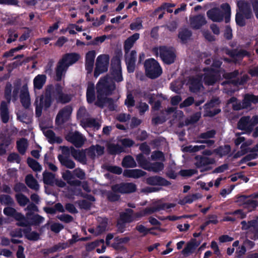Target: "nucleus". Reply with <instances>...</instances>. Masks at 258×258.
Here are the masks:
<instances>
[{"mask_svg":"<svg viewBox=\"0 0 258 258\" xmlns=\"http://www.w3.org/2000/svg\"><path fill=\"white\" fill-rule=\"evenodd\" d=\"M116 89L115 83L107 77H101L96 85L97 100L101 102L105 98L111 96Z\"/></svg>","mask_w":258,"mask_h":258,"instance_id":"nucleus-1","label":"nucleus"},{"mask_svg":"<svg viewBox=\"0 0 258 258\" xmlns=\"http://www.w3.org/2000/svg\"><path fill=\"white\" fill-rule=\"evenodd\" d=\"M5 214L12 215L18 222L17 225L21 226H27L31 225H39L42 223L44 218L34 213L28 214L26 217H24L17 211H4Z\"/></svg>","mask_w":258,"mask_h":258,"instance_id":"nucleus-2","label":"nucleus"},{"mask_svg":"<svg viewBox=\"0 0 258 258\" xmlns=\"http://www.w3.org/2000/svg\"><path fill=\"white\" fill-rule=\"evenodd\" d=\"M221 8L224 12L218 8H213L207 12V17L212 21L216 22H222L224 17L225 22L227 23L230 21V6L228 3H224L221 5Z\"/></svg>","mask_w":258,"mask_h":258,"instance_id":"nucleus-3","label":"nucleus"},{"mask_svg":"<svg viewBox=\"0 0 258 258\" xmlns=\"http://www.w3.org/2000/svg\"><path fill=\"white\" fill-rule=\"evenodd\" d=\"M237 7L239 12L235 15V22L236 25L240 27H244L246 25L245 19H250L253 16L250 4L244 0H240L237 2Z\"/></svg>","mask_w":258,"mask_h":258,"instance_id":"nucleus-4","label":"nucleus"},{"mask_svg":"<svg viewBox=\"0 0 258 258\" xmlns=\"http://www.w3.org/2000/svg\"><path fill=\"white\" fill-rule=\"evenodd\" d=\"M150 211H149V212ZM150 213V212H148V211H139L136 213H134L133 211H126L125 212L122 213L120 215L117 223L118 230L121 233L124 232L126 223L139 220L142 217Z\"/></svg>","mask_w":258,"mask_h":258,"instance_id":"nucleus-5","label":"nucleus"},{"mask_svg":"<svg viewBox=\"0 0 258 258\" xmlns=\"http://www.w3.org/2000/svg\"><path fill=\"white\" fill-rule=\"evenodd\" d=\"M145 75L151 79H155L162 74V69L159 63L154 58L147 59L144 63Z\"/></svg>","mask_w":258,"mask_h":258,"instance_id":"nucleus-6","label":"nucleus"},{"mask_svg":"<svg viewBox=\"0 0 258 258\" xmlns=\"http://www.w3.org/2000/svg\"><path fill=\"white\" fill-rule=\"evenodd\" d=\"M203 71L204 72L203 81L206 85H213L218 82L221 78V70L210 67H205L203 68Z\"/></svg>","mask_w":258,"mask_h":258,"instance_id":"nucleus-7","label":"nucleus"},{"mask_svg":"<svg viewBox=\"0 0 258 258\" xmlns=\"http://www.w3.org/2000/svg\"><path fill=\"white\" fill-rule=\"evenodd\" d=\"M51 90L53 99L56 101L57 103L64 104L71 101V95L63 92V87L60 84L56 83L54 86L52 85Z\"/></svg>","mask_w":258,"mask_h":258,"instance_id":"nucleus-8","label":"nucleus"},{"mask_svg":"<svg viewBox=\"0 0 258 258\" xmlns=\"http://www.w3.org/2000/svg\"><path fill=\"white\" fill-rule=\"evenodd\" d=\"M195 165L197 168L200 169L201 172L209 171L212 169L211 165L216 163L215 159L203 155H197L195 157Z\"/></svg>","mask_w":258,"mask_h":258,"instance_id":"nucleus-9","label":"nucleus"},{"mask_svg":"<svg viewBox=\"0 0 258 258\" xmlns=\"http://www.w3.org/2000/svg\"><path fill=\"white\" fill-rule=\"evenodd\" d=\"M109 63V55L102 54L99 55L96 59V67L95 68L94 76L95 77H98L101 74L106 72Z\"/></svg>","mask_w":258,"mask_h":258,"instance_id":"nucleus-10","label":"nucleus"},{"mask_svg":"<svg viewBox=\"0 0 258 258\" xmlns=\"http://www.w3.org/2000/svg\"><path fill=\"white\" fill-rule=\"evenodd\" d=\"M159 50L160 57L164 63L171 64L175 61L176 54L173 47L160 46Z\"/></svg>","mask_w":258,"mask_h":258,"instance_id":"nucleus-11","label":"nucleus"},{"mask_svg":"<svg viewBox=\"0 0 258 258\" xmlns=\"http://www.w3.org/2000/svg\"><path fill=\"white\" fill-rule=\"evenodd\" d=\"M236 202L243 208L255 209L258 207V201L250 197V195L237 196Z\"/></svg>","mask_w":258,"mask_h":258,"instance_id":"nucleus-12","label":"nucleus"},{"mask_svg":"<svg viewBox=\"0 0 258 258\" xmlns=\"http://www.w3.org/2000/svg\"><path fill=\"white\" fill-rule=\"evenodd\" d=\"M136 185L132 182H122L111 186V190L113 191H118V193L122 194L132 193L136 191Z\"/></svg>","mask_w":258,"mask_h":258,"instance_id":"nucleus-13","label":"nucleus"},{"mask_svg":"<svg viewBox=\"0 0 258 258\" xmlns=\"http://www.w3.org/2000/svg\"><path fill=\"white\" fill-rule=\"evenodd\" d=\"M52 85L47 86L45 89L44 95H41L39 96V103H42L43 107L45 110H47L51 105L53 99L52 96Z\"/></svg>","mask_w":258,"mask_h":258,"instance_id":"nucleus-14","label":"nucleus"},{"mask_svg":"<svg viewBox=\"0 0 258 258\" xmlns=\"http://www.w3.org/2000/svg\"><path fill=\"white\" fill-rule=\"evenodd\" d=\"M71 106L68 105L61 109L55 118V124L59 125L66 122L70 118L72 112Z\"/></svg>","mask_w":258,"mask_h":258,"instance_id":"nucleus-15","label":"nucleus"},{"mask_svg":"<svg viewBox=\"0 0 258 258\" xmlns=\"http://www.w3.org/2000/svg\"><path fill=\"white\" fill-rule=\"evenodd\" d=\"M66 139L78 148H81L85 141L82 135L78 131L69 133L66 136Z\"/></svg>","mask_w":258,"mask_h":258,"instance_id":"nucleus-16","label":"nucleus"},{"mask_svg":"<svg viewBox=\"0 0 258 258\" xmlns=\"http://www.w3.org/2000/svg\"><path fill=\"white\" fill-rule=\"evenodd\" d=\"M250 116H244L241 117L237 124V129L243 131L246 134H250L253 131L252 125L250 123ZM243 133L237 134V135H241Z\"/></svg>","mask_w":258,"mask_h":258,"instance_id":"nucleus-17","label":"nucleus"},{"mask_svg":"<svg viewBox=\"0 0 258 258\" xmlns=\"http://www.w3.org/2000/svg\"><path fill=\"white\" fill-rule=\"evenodd\" d=\"M146 183L152 186H167L171 184V182L162 176L158 175L151 176L146 179Z\"/></svg>","mask_w":258,"mask_h":258,"instance_id":"nucleus-18","label":"nucleus"},{"mask_svg":"<svg viewBox=\"0 0 258 258\" xmlns=\"http://www.w3.org/2000/svg\"><path fill=\"white\" fill-rule=\"evenodd\" d=\"M124 55L125 62L126 65L127 71L128 73L134 72L136 68V62L137 59V51L135 50H132L128 55Z\"/></svg>","mask_w":258,"mask_h":258,"instance_id":"nucleus-19","label":"nucleus"},{"mask_svg":"<svg viewBox=\"0 0 258 258\" xmlns=\"http://www.w3.org/2000/svg\"><path fill=\"white\" fill-rule=\"evenodd\" d=\"M191 28L195 30H198L207 23L204 15L198 14L189 18Z\"/></svg>","mask_w":258,"mask_h":258,"instance_id":"nucleus-20","label":"nucleus"},{"mask_svg":"<svg viewBox=\"0 0 258 258\" xmlns=\"http://www.w3.org/2000/svg\"><path fill=\"white\" fill-rule=\"evenodd\" d=\"M79 54L76 52L67 53L62 55L59 61L63 64L68 66V68L76 63L80 58Z\"/></svg>","mask_w":258,"mask_h":258,"instance_id":"nucleus-21","label":"nucleus"},{"mask_svg":"<svg viewBox=\"0 0 258 258\" xmlns=\"http://www.w3.org/2000/svg\"><path fill=\"white\" fill-rule=\"evenodd\" d=\"M140 38V34L136 33L128 37L124 42L123 49L125 55L128 54L131 49L134 46L135 43Z\"/></svg>","mask_w":258,"mask_h":258,"instance_id":"nucleus-22","label":"nucleus"},{"mask_svg":"<svg viewBox=\"0 0 258 258\" xmlns=\"http://www.w3.org/2000/svg\"><path fill=\"white\" fill-rule=\"evenodd\" d=\"M110 75H106L104 77L109 78L115 83H119L123 81V78L122 74V69H110Z\"/></svg>","mask_w":258,"mask_h":258,"instance_id":"nucleus-23","label":"nucleus"},{"mask_svg":"<svg viewBox=\"0 0 258 258\" xmlns=\"http://www.w3.org/2000/svg\"><path fill=\"white\" fill-rule=\"evenodd\" d=\"M68 69V66L63 64L58 61L55 68V80L57 81H60L63 77H64L65 74Z\"/></svg>","mask_w":258,"mask_h":258,"instance_id":"nucleus-24","label":"nucleus"},{"mask_svg":"<svg viewBox=\"0 0 258 258\" xmlns=\"http://www.w3.org/2000/svg\"><path fill=\"white\" fill-rule=\"evenodd\" d=\"M107 104L108 109L110 111L115 110L117 106L114 104V100L110 97H106L103 98L101 102H98V100H96L95 102V105L100 108H103L104 104Z\"/></svg>","mask_w":258,"mask_h":258,"instance_id":"nucleus-25","label":"nucleus"},{"mask_svg":"<svg viewBox=\"0 0 258 258\" xmlns=\"http://www.w3.org/2000/svg\"><path fill=\"white\" fill-rule=\"evenodd\" d=\"M176 204L164 203L161 201H157L153 203L150 207L145 208L144 210H165L175 207Z\"/></svg>","mask_w":258,"mask_h":258,"instance_id":"nucleus-26","label":"nucleus"},{"mask_svg":"<svg viewBox=\"0 0 258 258\" xmlns=\"http://www.w3.org/2000/svg\"><path fill=\"white\" fill-rule=\"evenodd\" d=\"M71 154L73 157L82 164L85 165L87 164L86 154L84 150H77L74 147H71Z\"/></svg>","mask_w":258,"mask_h":258,"instance_id":"nucleus-27","label":"nucleus"},{"mask_svg":"<svg viewBox=\"0 0 258 258\" xmlns=\"http://www.w3.org/2000/svg\"><path fill=\"white\" fill-rule=\"evenodd\" d=\"M123 174L127 177L139 178L145 175L146 172L139 169H125L124 170Z\"/></svg>","mask_w":258,"mask_h":258,"instance_id":"nucleus-28","label":"nucleus"},{"mask_svg":"<svg viewBox=\"0 0 258 258\" xmlns=\"http://www.w3.org/2000/svg\"><path fill=\"white\" fill-rule=\"evenodd\" d=\"M57 158L61 166L71 169L75 167L76 164L75 162L71 159L69 156H65L61 154H59Z\"/></svg>","mask_w":258,"mask_h":258,"instance_id":"nucleus-29","label":"nucleus"},{"mask_svg":"<svg viewBox=\"0 0 258 258\" xmlns=\"http://www.w3.org/2000/svg\"><path fill=\"white\" fill-rule=\"evenodd\" d=\"M203 83L201 79L192 78L189 80V90L192 93H197L203 87Z\"/></svg>","mask_w":258,"mask_h":258,"instance_id":"nucleus-30","label":"nucleus"},{"mask_svg":"<svg viewBox=\"0 0 258 258\" xmlns=\"http://www.w3.org/2000/svg\"><path fill=\"white\" fill-rule=\"evenodd\" d=\"M87 101L89 104H92L94 102L96 96L95 91L94 84L92 82H89L88 85L86 92Z\"/></svg>","mask_w":258,"mask_h":258,"instance_id":"nucleus-31","label":"nucleus"},{"mask_svg":"<svg viewBox=\"0 0 258 258\" xmlns=\"http://www.w3.org/2000/svg\"><path fill=\"white\" fill-rule=\"evenodd\" d=\"M231 58H238L242 59L245 56H249L250 53L246 50L240 49L239 50L237 49H232L227 53Z\"/></svg>","mask_w":258,"mask_h":258,"instance_id":"nucleus-32","label":"nucleus"},{"mask_svg":"<svg viewBox=\"0 0 258 258\" xmlns=\"http://www.w3.org/2000/svg\"><path fill=\"white\" fill-rule=\"evenodd\" d=\"M46 76L45 75H38L33 80L34 88L38 90L42 88L46 81Z\"/></svg>","mask_w":258,"mask_h":258,"instance_id":"nucleus-33","label":"nucleus"},{"mask_svg":"<svg viewBox=\"0 0 258 258\" xmlns=\"http://www.w3.org/2000/svg\"><path fill=\"white\" fill-rule=\"evenodd\" d=\"M1 115L2 122L7 123L9 120L10 116L8 105L5 101H2L1 103Z\"/></svg>","mask_w":258,"mask_h":258,"instance_id":"nucleus-34","label":"nucleus"},{"mask_svg":"<svg viewBox=\"0 0 258 258\" xmlns=\"http://www.w3.org/2000/svg\"><path fill=\"white\" fill-rule=\"evenodd\" d=\"M25 183L31 189L38 190L39 188V185L37 181L34 178L32 174H28L25 177Z\"/></svg>","mask_w":258,"mask_h":258,"instance_id":"nucleus-35","label":"nucleus"},{"mask_svg":"<svg viewBox=\"0 0 258 258\" xmlns=\"http://www.w3.org/2000/svg\"><path fill=\"white\" fill-rule=\"evenodd\" d=\"M20 102L22 106L25 109L29 108L31 104V102L28 91L27 90L21 91L20 95Z\"/></svg>","mask_w":258,"mask_h":258,"instance_id":"nucleus-36","label":"nucleus"},{"mask_svg":"<svg viewBox=\"0 0 258 258\" xmlns=\"http://www.w3.org/2000/svg\"><path fill=\"white\" fill-rule=\"evenodd\" d=\"M107 221L104 219L101 223L95 228H89L88 231L95 236L99 235L103 233L106 230Z\"/></svg>","mask_w":258,"mask_h":258,"instance_id":"nucleus-37","label":"nucleus"},{"mask_svg":"<svg viewBox=\"0 0 258 258\" xmlns=\"http://www.w3.org/2000/svg\"><path fill=\"white\" fill-rule=\"evenodd\" d=\"M192 35V32L187 28H183L180 30L178 34V38L181 43H186Z\"/></svg>","mask_w":258,"mask_h":258,"instance_id":"nucleus-38","label":"nucleus"},{"mask_svg":"<svg viewBox=\"0 0 258 258\" xmlns=\"http://www.w3.org/2000/svg\"><path fill=\"white\" fill-rule=\"evenodd\" d=\"M199 244L200 243L197 242L195 240L189 242L186 244V247L183 249L182 253L186 256L189 255L194 251Z\"/></svg>","mask_w":258,"mask_h":258,"instance_id":"nucleus-39","label":"nucleus"},{"mask_svg":"<svg viewBox=\"0 0 258 258\" xmlns=\"http://www.w3.org/2000/svg\"><path fill=\"white\" fill-rule=\"evenodd\" d=\"M108 153L111 155H115L124 152L123 147L118 144H111L107 147Z\"/></svg>","mask_w":258,"mask_h":258,"instance_id":"nucleus-40","label":"nucleus"},{"mask_svg":"<svg viewBox=\"0 0 258 258\" xmlns=\"http://www.w3.org/2000/svg\"><path fill=\"white\" fill-rule=\"evenodd\" d=\"M43 181L45 184L53 185L55 181V175L46 170L43 173Z\"/></svg>","mask_w":258,"mask_h":258,"instance_id":"nucleus-41","label":"nucleus"},{"mask_svg":"<svg viewBox=\"0 0 258 258\" xmlns=\"http://www.w3.org/2000/svg\"><path fill=\"white\" fill-rule=\"evenodd\" d=\"M17 148L18 152L24 155L28 147V141L26 138H21L16 142Z\"/></svg>","mask_w":258,"mask_h":258,"instance_id":"nucleus-42","label":"nucleus"},{"mask_svg":"<svg viewBox=\"0 0 258 258\" xmlns=\"http://www.w3.org/2000/svg\"><path fill=\"white\" fill-rule=\"evenodd\" d=\"M121 164L124 168H134L137 166L134 158L131 155L125 156L122 159Z\"/></svg>","mask_w":258,"mask_h":258,"instance_id":"nucleus-43","label":"nucleus"},{"mask_svg":"<svg viewBox=\"0 0 258 258\" xmlns=\"http://www.w3.org/2000/svg\"><path fill=\"white\" fill-rule=\"evenodd\" d=\"M214 153L218 155L220 157L228 155L231 152V147L229 145L221 146L214 150Z\"/></svg>","mask_w":258,"mask_h":258,"instance_id":"nucleus-44","label":"nucleus"},{"mask_svg":"<svg viewBox=\"0 0 258 258\" xmlns=\"http://www.w3.org/2000/svg\"><path fill=\"white\" fill-rule=\"evenodd\" d=\"M164 167V164L162 162H150L146 170L149 171H153L155 173H157L163 170Z\"/></svg>","mask_w":258,"mask_h":258,"instance_id":"nucleus-45","label":"nucleus"},{"mask_svg":"<svg viewBox=\"0 0 258 258\" xmlns=\"http://www.w3.org/2000/svg\"><path fill=\"white\" fill-rule=\"evenodd\" d=\"M27 163L29 167L34 171L40 172L42 170L41 165L35 159L28 157L27 159Z\"/></svg>","mask_w":258,"mask_h":258,"instance_id":"nucleus-46","label":"nucleus"},{"mask_svg":"<svg viewBox=\"0 0 258 258\" xmlns=\"http://www.w3.org/2000/svg\"><path fill=\"white\" fill-rule=\"evenodd\" d=\"M254 97L253 94H245L242 99V103L244 105V107L245 109H247L250 107L251 105V103L255 104L254 101Z\"/></svg>","mask_w":258,"mask_h":258,"instance_id":"nucleus-47","label":"nucleus"},{"mask_svg":"<svg viewBox=\"0 0 258 258\" xmlns=\"http://www.w3.org/2000/svg\"><path fill=\"white\" fill-rule=\"evenodd\" d=\"M12 85L10 82H7L4 88V98L8 103H10L12 99Z\"/></svg>","mask_w":258,"mask_h":258,"instance_id":"nucleus-48","label":"nucleus"},{"mask_svg":"<svg viewBox=\"0 0 258 258\" xmlns=\"http://www.w3.org/2000/svg\"><path fill=\"white\" fill-rule=\"evenodd\" d=\"M136 160L138 162L140 167L145 170L147 169L150 162L147 160L146 157L142 153L139 154L136 156Z\"/></svg>","mask_w":258,"mask_h":258,"instance_id":"nucleus-49","label":"nucleus"},{"mask_svg":"<svg viewBox=\"0 0 258 258\" xmlns=\"http://www.w3.org/2000/svg\"><path fill=\"white\" fill-rule=\"evenodd\" d=\"M114 68L122 69L120 57L119 55H116L111 58L110 69H113Z\"/></svg>","mask_w":258,"mask_h":258,"instance_id":"nucleus-50","label":"nucleus"},{"mask_svg":"<svg viewBox=\"0 0 258 258\" xmlns=\"http://www.w3.org/2000/svg\"><path fill=\"white\" fill-rule=\"evenodd\" d=\"M16 198L17 202L21 206H25L30 202L29 199L22 194H17Z\"/></svg>","mask_w":258,"mask_h":258,"instance_id":"nucleus-51","label":"nucleus"},{"mask_svg":"<svg viewBox=\"0 0 258 258\" xmlns=\"http://www.w3.org/2000/svg\"><path fill=\"white\" fill-rule=\"evenodd\" d=\"M114 240V242L112 245V247L115 249H119L121 247L120 244L127 243L130 240V238L127 237H116Z\"/></svg>","mask_w":258,"mask_h":258,"instance_id":"nucleus-52","label":"nucleus"},{"mask_svg":"<svg viewBox=\"0 0 258 258\" xmlns=\"http://www.w3.org/2000/svg\"><path fill=\"white\" fill-rule=\"evenodd\" d=\"M0 202L6 206H12L14 201L11 197L8 195H2L0 196Z\"/></svg>","mask_w":258,"mask_h":258,"instance_id":"nucleus-53","label":"nucleus"},{"mask_svg":"<svg viewBox=\"0 0 258 258\" xmlns=\"http://www.w3.org/2000/svg\"><path fill=\"white\" fill-rule=\"evenodd\" d=\"M201 117V113L196 112L191 115L189 119H186L185 120V124L188 125L190 124H194L197 123Z\"/></svg>","mask_w":258,"mask_h":258,"instance_id":"nucleus-54","label":"nucleus"},{"mask_svg":"<svg viewBox=\"0 0 258 258\" xmlns=\"http://www.w3.org/2000/svg\"><path fill=\"white\" fill-rule=\"evenodd\" d=\"M142 20L138 18L135 22L132 23L130 25V29L132 30H139L143 28L142 25Z\"/></svg>","mask_w":258,"mask_h":258,"instance_id":"nucleus-55","label":"nucleus"},{"mask_svg":"<svg viewBox=\"0 0 258 258\" xmlns=\"http://www.w3.org/2000/svg\"><path fill=\"white\" fill-rule=\"evenodd\" d=\"M26 237L30 240H37L39 238V235L35 232L28 231V229L24 230Z\"/></svg>","mask_w":258,"mask_h":258,"instance_id":"nucleus-56","label":"nucleus"},{"mask_svg":"<svg viewBox=\"0 0 258 258\" xmlns=\"http://www.w3.org/2000/svg\"><path fill=\"white\" fill-rule=\"evenodd\" d=\"M118 191H109L107 194V198L109 201L114 202L118 201L120 198V196L117 193Z\"/></svg>","mask_w":258,"mask_h":258,"instance_id":"nucleus-57","label":"nucleus"},{"mask_svg":"<svg viewBox=\"0 0 258 258\" xmlns=\"http://www.w3.org/2000/svg\"><path fill=\"white\" fill-rule=\"evenodd\" d=\"M106 170L108 171L116 174L117 175H120L122 172V169L120 167L117 166H113V165H108L106 167Z\"/></svg>","mask_w":258,"mask_h":258,"instance_id":"nucleus-58","label":"nucleus"},{"mask_svg":"<svg viewBox=\"0 0 258 258\" xmlns=\"http://www.w3.org/2000/svg\"><path fill=\"white\" fill-rule=\"evenodd\" d=\"M216 134V132L214 130H211L208 131H207L205 133H201L199 137V138L203 139H207L210 138H214Z\"/></svg>","mask_w":258,"mask_h":258,"instance_id":"nucleus-59","label":"nucleus"},{"mask_svg":"<svg viewBox=\"0 0 258 258\" xmlns=\"http://www.w3.org/2000/svg\"><path fill=\"white\" fill-rule=\"evenodd\" d=\"M219 103L220 102L218 98L211 99L204 105L205 111H206V110H211V108L215 107L216 104L218 105Z\"/></svg>","mask_w":258,"mask_h":258,"instance_id":"nucleus-60","label":"nucleus"},{"mask_svg":"<svg viewBox=\"0 0 258 258\" xmlns=\"http://www.w3.org/2000/svg\"><path fill=\"white\" fill-rule=\"evenodd\" d=\"M86 124L88 127H93L97 130H99L101 126L100 124L97 121L95 118H89L87 119Z\"/></svg>","mask_w":258,"mask_h":258,"instance_id":"nucleus-61","label":"nucleus"},{"mask_svg":"<svg viewBox=\"0 0 258 258\" xmlns=\"http://www.w3.org/2000/svg\"><path fill=\"white\" fill-rule=\"evenodd\" d=\"M7 160L10 162H16L17 163L19 164L21 162V158L18 153L14 152L9 154Z\"/></svg>","mask_w":258,"mask_h":258,"instance_id":"nucleus-62","label":"nucleus"},{"mask_svg":"<svg viewBox=\"0 0 258 258\" xmlns=\"http://www.w3.org/2000/svg\"><path fill=\"white\" fill-rule=\"evenodd\" d=\"M14 190L16 192H26L27 191L28 188L24 183L22 182H18L15 184Z\"/></svg>","mask_w":258,"mask_h":258,"instance_id":"nucleus-63","label":"nucleus"},{"mask_svg":"<svg viewBox=\"0 0 258 258\" xmlns=\"http://www.w3.org/2000/svg\"><path fill=\"white\" fill-rule=\"evenodd\" d=\"M124 104L127 107H132L135 106V100L132 93H129L127 95Z\"/></svg>","mask_w":258,"mask_h":258,"instance_id":"nucleus-64","label":"nucleus"}]
</instances>
